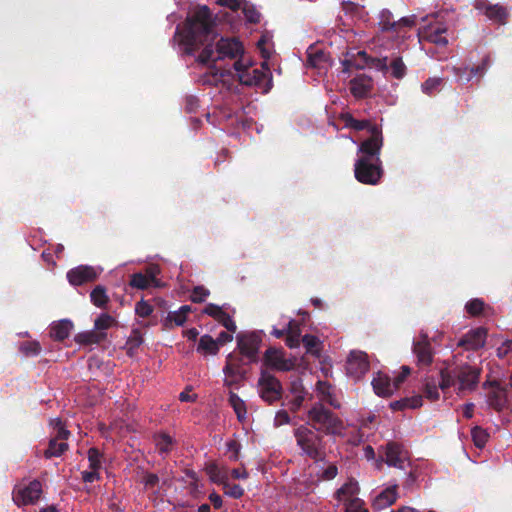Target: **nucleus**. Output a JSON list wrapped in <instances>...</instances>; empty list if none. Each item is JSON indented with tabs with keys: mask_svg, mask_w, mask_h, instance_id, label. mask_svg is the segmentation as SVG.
Listing matches in <instances>:
<instances>
[{
	"mask_svg": "<svg viewBox=\"0 0 512 512\" xmlns=\"http://www.w3.org/2000/svg\"><path fill=\"white\" fill-rule=\"evenodd\" d=\"M215 20L207 6H198L191 17L187 18L182 30L177 27L175 38L185 46L187 54L194 53L200 46L214 38Z\"/></svg>",
	"mask_w": 512,
	"mask_h": 512,
	"instance_id": "f257e3e1",
	"label": "nucleus"
},
{
	"mask_svg": "<svg viewBox=\"0 0 512 512\" xmlns=\"http://www.w3.org/2000/svg\"><path fill=\"white\" fill-rule=\"evenodd\" d=\"M482 369L469 363H461L440 370V388L446 392L453 387L457 394L471 392L478 386Z\"/></svg>",
	"mask_w": 512,
	"mask_h": 512,
	"instance_id": "f03ea898",
	"label": "nucleus"
},
{
	"mask_svg": "<svg viewBox=\"0 0 512 512\" xmlns=\"http://www.w3.org/2000/svg\"><path fill=\"white\" fill-rule=\"evenodd\" d=\"M293 435L302 455L316 462L324 459L325 443L323 437L316 430L300 425L294 429Z\"/></svg>",
	"mask_w": 512,
	"mask_h": 512,
	"instance_id": "7ed1b4c3",
	"label": "nucleus"
},
{
	"mask_svg": "<svg viewBox=\"0 0 512 512\" xmlns=\"http://www.w3.org/2000/svg\"><path fill=\"white\" fill-rule=\"evenodd\" d=\"M244 52L242 43L235 38L221 37L217 43L215 50L211 44H206L201 51L198 59L201 63L216 62L225 58L235 59Z\"/></svg>",
	"mask_w": 512,
	"mask_h": 512,
	"instance_id": "20e7f679",
	"label": "nucleus"
},
{
	"mask_svg": "<svg viewBox=\"0 0 512 512\" xmlns=\"http://www.w3.org/2000/svg\"><path fill=\"white\" fill-rule=\"evenodd\" d=\"M308 418L313 423L314 430L327 435H340L344 428L343 421L321 403H315L311 407Z\"/></svg>",
	"mask_w": 512,
	"mask_h": 512,
	"instance_id": "39448f33",
	"label": "nucleus"
},
{
	"mask_svg": "<svg viewBox=\"0 0 512 512\" xmlns=\"http://www.w3.org/2000/svg\"><path fill=\"white\" fill-rule=\"evenodd\" d=\"M233 66L241 84L255 86L261 89L263 93H267L271 89L272 76L267 63H263L262 65L265 71L258 68H250L248 65H245L242 60L235 61Z\"/></svg>",
	"mask_w": 512,
	"mask_h": 512,
	"instance_id": "423d86ee",
	"label": "nucleus"
},
{
	"mask_svg": "<svg viewBox=\"0 0 512 512\" xmlns=\"http://www.w3.org/2000/svg\"><path fill=\"white\" fill-rule=\"evenodd\" d=\"M384 176L382 161L357 158L354 163L355 179L365 185H377Z\"/></svg>",
	"mask_w": 512,
	"mask_h": 512,
	"instance_id": "0eeeda50",
	"label": "nucleus"
},
{
	"mask_svg": "<svg viewBox=\"0 0 512 512\" xmlns=\"http://www.w3.org/2000/svg\"><path fill=\"white\" fill-rule=\"evenodd\" d=\"M259 395L268 404L279 401L283 395L281 382L269 371L262 369L258 379Z\"/></svg>",
	"mask_w": 512,
	"mask_h": 512,
	"instance_id": "6e6552de",
	"label": "nucleus"
},
{
	"mask_svg": "<svg viewBox=\"0 0 512 512\" xmlns=\"http://www.w3.org/2000/svg\"><path fill=\"white\" fill-rule=\"evenodd\" d=\"M51 425L54 428L55 434L48 443V448L44 451V456L47 459L52 457H59L68 450V443L66 440L71 435L59 418L51 420Z\"/></svg>",
	"mask_w": 512,
	"mask_h": 512,
	"instance_id": "1a4fd4ad",
	"label": "nucleus"
},
{
	"mask_svg": "<svg viewBox=\"0 0 512 512\" xmlns=\"http://www.w3.org/2000/svg\"><path fill=\"white\" fill-rule=\"evenodd\" d=\"M384 145V137L381 127H373L370 136L363 140L357 149L358 158L382 161L381 150Z\"/></svg>",
	"mask_w": 512,
	"mask_h": 512,
	"instance_id": "9d476101",
	"label": "nucleus"
},
{
	"mask_svg": "<svg viewBox=\"0 0 512 512\" xmlns=\"http://www.w3.org/2000/svg\"><path fill=\"white\" fill-rule=\"evenodd\" d=\"M42 484L39 480H33L29 484L15 488L13 491V501L18 506H27L35 504L41 497Z\"/></svg>",
	"mask_w": 512,
	"mask_h": 512,
	"instance_id": "9b49d317",
	"label": "nucleus"
},
{
	"mask_svg": "<svg viewBox=\"0 0 512 512\" xmlns=\"http://www.w3.org/2000/svg\"><path fill=\"white\" fill-rule=\"evenodd\" d=\"M242 355L229 354L226 358V363L223 372L226 376L224 385L233 387L245 379V370L243 369Z\"/></svg>",
	"mask_w": 512,
	"mask_h": 512,
	"instance_id": "f8f14e48",
	"label": "nucleus"
},
{
	"mask_svg": "<svg viewBox=\"0 0 512 512\" xmlns=\"http://www.w3.org/2000/svg\"><path fill=\"white\" fill-rule=\"evenodd\" d=\"M101 271L90 265H79L67 272V280L72 286H81L96 281Z\"/></svg>",
	"mask_w": 512,
	"mask_h": 512,
	"instance_id": "ddd939ff",
	"label": "nucleus"
},
{
	"mask_svg": "<svg viewBox=\"0 0 512 512\" xmlns=\"http://www.w3.org/2000/svg\"><path fill=\"white\" fill-rule=\"evenodd\" d=\"M413 353L417 359L418 366H429L432 364L434 350L427 333L420 332L418 338L413 342Z\"/></svg>",
	"mask_w": 512,
	"mask_h": 512,
	"instance_id": "4468645a",
	"label": "nucleus"
},
{
	"mask_svg": "<svg viewBox=\"0 0 512 512\" xmlns=\"http://www.w3.org/2000/svg\"><path fill=\"white\" fill-rule=\"evenodd\" d=\"M384 461L389 466L405 469L409 465L408 452L397 442H388L385 446Z\"/></svg>",
	"mask_w": 512,
	"mask_h": 512,
	"instance_id": "2eb2a0df",
	"label": "nucleus"
},
{
	"mask_svg": "<svg viewBox=\"0 0 512 512\" xmlns=\"http://www.w3.org/2000/svg\"><path fill=\"white\" fill-rule=\"evenodd\" d=\"M380 29L382 31H391L395 33H399L401 28L403 27H412L415 25V16L411 17H402L399 20H394L393 14L388 9H383L379 13V22Z\"/></svg>",
	"mask_w": 512,
	"mask_h": 512,
	"instance_id": "dca6fc26",
	"label": "nucleus"
},
{
	"mask_svg": "<svg viewBox=\"0 0 512 512\" xmlns=\"http://www.w3.org/2000/svg\"><path fill=\"white\" fill-rule=\"evenodd\" d=\"M369 368L370 363L368 360V356L365 352H350L346 363V370L349 375L353 376L356 379H360L369 371Z\"/></svg>",
	"mask_w": 512,
	"mask_h": 512,
	"instance_id": "f3484780",
	"label": "nucleus"
},
{
	"mask_svg": "<svg viewBox=\"0 0 512 512\" xmlns=\"http://www.w3.org/2000/svg\"><path fill=\"white\" fill-rule=\"evenodd\" d=\"M236 339L240 354L247 357L251 362H255L257 360L261 338L255 333H239L236 336Z\"/></svg>",
	"mask_w": 512,
	"mask_h": 512,
	"instance_id": "a211bd4d",
	"label": "nucleus"
},
{
	"mask_svg": "<svg viewBox=\"0 0 512 512\" xmlns=\"http://www.w3.org/2000/svg\"><path fill=\"white\" fill-rule=\"evenodd\" d=\"M487 331L483 327H478L467 332L459 341L458 346L465 350H478L485 345Z\"/></svg>",
	"mask_w": 512,
	"mask_h": 512,
	"instance_id": "6ab92c4d",
	"label": "nucleus"
},
{
	"mask_svg": "<svg viewBox=\"0 0 512 512\" xmlns=\"http://www.w3.org/2000/svg\"><path fill=\"white\" fill-rule=\"evenodd\" d=\"M374 392L381 397H389L397 390L394 381L389 375L381 371L377 372L372 380Z\"/></svg>",
	"mask_w": 512,
	"mask_h": 512,
	"instance_id": "aec40b11",
	"label": "nucleus"
},
{
	"mask_svg": "<svg viewBox=\"0 0 512 512\" xmlns=\"http://www.w3.org/2000/svg\"><path fill=\"white\" fill-rule=\"evenodd\" d=\"M492 390L488 393V404L496 411H502L506 406V388L497 381L488 383Z\"/></svg>",
	"mask_w": 512,
	"mask_h": 512,
	"instance_id": "412c9836",
	"label": "nucleus"
},
{
	"mask_svg": "<svg viewBox=\"0 0 512 512\" xmlns=\"http://www.w3.org/2000/svg\"><path fill=\"white\" fill-rule=\"evenodd\" d=\"M263 364L266 367L279 371H287L289 369L287 361L284 359L283 352L274 347H270L265 351Z\"/></svg>",
	"mask_w": 512,
	"mask_h": 512,
	"instance_id": "4be33fe9",
	"label": "nucleus"
},
{
	"mask_svg": "<svg viewBox=\"0 0 512 512\" xmlns=\"http://www.w3.org/2000/svg\"><path fill=\"white\" fill-rule=\"evenodd\" d=\"M447 32L446 27L442 25H429L420 33L422 39L436 44L438 46H446L448 44L447 38L444 34Z\"/></svg>",
	"mask_w": 512,
	"mask_h": 512,
	"instance_id": "5701e85b",
	"label": "nucleus"
},
{
	"mask_svg": "<svg viewBox=\"0 0 512 512\" xmlns=\"http://www.w3.org/2000/svg\"><path fill=\"white\" fill-rule=\"evenodd\" d=\"M339 119L343 122L344 127L355 131L367 130L369 134L371 133L373 127H380L368 119L358 120L354 118L349 112L341 113Z\"/></svg>",
	"mask_w": 512,
	"mask_h": 512,
	"instance_id": "b1692460",
	"label": "nucleus"
},
{
	"mask_svg": "<svg viewBox=\"0 0 512 512\" xmlns=\"http://www.w3.org/2000/svg\"><path fill=\"white\" fill-rule=\"evenodd\" d=\"M397 485H392L383 490L373 501L372 507L375 510H382L397 500Z\"/></svg>",
	"mask_w": 512,
	"mask_h": 512,
	"instance_id": "393cba45",
	"label": "nucleus"
},
{
	"mask_svg": "<svg viewBox=\"0 0 512 512\" xmlns=\"http://www.w3.org/2000/svg\"><path fill=\"white\" fill-rule=\"evenodd\" d=\"M72 328L73 323L70 320H60L51 325L49 335L55 341H63L69 337Z\"/></svg>",
	"mask_w": 512,
	"mask_h": 512,
	"instance_id": "a878e982",
	"label": "nucleus"
},
{
	"mask_svg": "<svg viewBox=\"0 0 512 512\" xmlns=\"http://www.w3.org/2000/svg\"><path fill=\"white\" fill-rule=\"evenodd\" d=\"M371 58L365 51H358L356 56L345 58L342 61L343 71L348 72L351 68L364 69L370 67Z\"/></svg>",
	"mask_w": 512,
	"mask_h": 512,
	"instance_id": "bb28decb",
	"label": "nucleus"
},
{
	"mask_svg": "<svg viewBox=\"0 0 512 512\" xmlns=\"http://www.w3.org/2000/svg\"><path fill=\"white\" fill-rule=\"evenodd\" d=\"M372 89L371 79L356 77L350 81V92L356 98H365Z\"/></svg>",
	"mask_w": 512,
	"mask_h": 512,
	"instance_id": "cd10ccee",
	"label": "nucleus"
},
{
	"mask_svg": "<svg viewBox=\"0 0 512 512\" xmlns=\"http://www.w3.org/2000/svg\"><path fill=\"white\" fill-rule=\"evenodd\" d=\"M153 442L158 453L163 456L169 454L175 445V440L166 432L155 433L153 435Z\"/></svg>",
	"mask_w": 512,
	"mask_h": 512,
	"instance_id": "c85d7f7f",
	"label": "nucleus"
},
{
	"mask_svg": "<svg viewBox=\"0 0 512 512\" xmlns=\"http://www.w3.org/2000/svg\"><path fill=\"white\" fill-rule=\"evenodd\" d=\"M285 336V342L289 348L299 347L301 337L300 323L294 319L290 320L286 327Z\"/></svg>",
	"mask_w": 512,
	"mask_h": 512,
	"instance_id": "c756f323",
	"label": "nucleus"
},
{
	"mask_svg": "<svg viewBox=\"0 0 512 512\" xmlns=\"http://www.w3.org/2000/svg\"><path fill=\"white\" fill-rule=\"evenodd\" d=\"M359 490L358 482L354 478H349L345 484L336 490L334 496L339 501L343 499L347 500L356 497V495L359 493Z\"/></svg>",
	"mask_w": 512,
	"mask_h": 512,
	"instance_id": "7c9ffc66",
	"label": "nucleus"
},
{
	"mask_svg": "<svg viewBox=\"0 0 512 512\" xmlns=\"http://www.w3.org/2000/svg\"><path fill=\"white\" fill-rule=\"evenodd\" d=\"M439 382L440 378L437 379L433 376H427L424 378L423 393L425 398L430 401H436L439 399V389H441Z\"/></svg>",
	"mask_w": 512,
	"mask_h": 512,
	"instance_id": "2f4dec72",
	"label": "nucleus"
},
{
	"mask_svg": "<svg viewBox=\"0 0 512 512\" xmlns=\"http://www.w3.org/2000/svg\"><path fill=\"white\" fill-rule=\"evenodd\" d=\"M423 404L421 395H414L412 397H405L390 403V408L394 411H402L407 408L416 409Z\"/></svg>",
	"mask_w": 512,
	"mask_h": 512,
	"instance_id": "473e14b6",
	"label": "nucleus"
},
{
	"mask_svg": "<svg viewBox=\"0 0 512 512\" xmlns=\"http://www.w3.org/2000/svg\"><path fill=\"white\" fill-rule=\"evenodd\" d=\"M486 16L490 20L500 25H504L507 23L509 13L506 7L499 4H492V6L487 7Z\"/></svg>",
	"mask_w": 512,
	"mask_h": 512,
	"instance_id": "72a5a7b5",
	"label": "nucleus"
},
{
	"mask_svg": "<svg viewBox=\"0 0 512 512\" xmlns=\"http://www.w3.org/2000/svg\"><path fill=\"white\" fill-rule=\"evenodd\" d=\"M197 352L202 354L216 355L219 352L217 341L212 336L205 334L200 337Z\"/></svg>",
	"mask_w": 512,
	"mask_h": 512,
	"instance_id": "f704fd0d",
	"label": "nucleus"
},
{
	"mask_svg": "<svg viewBox=\"0 0 512 512\" xmlns=\"http://www.w3.org/2000/svg\"><path fill=\"white\" fill-rule=\"evenodd\" d=\"M106 338L105 332L86 331L76 335L75 339L78 343L84 345L98 344Z\"/></svg>",
	"mask_w": 512,
	"mask_h": 512,
	"instance_id": "c9c22d12",
	"label": "nucleus"
},
{
	"mask_svg": "<svg viewBox=\"0 0 512 512\" xmlns=\"http://www.w3.org/2000/svg\"><path fill=\"white\" fill-rule=\"evenodd\" d=\"M90 300L96 307L105 308L109 302L106 288L102 285H97L90 293Z\"/></svg>",
	"mask_w": 512,
	"mask_h": 512,
	"instance_id": "e433bc0d",
	"label": "nucleus"
},
{
	"mask_svg": "<svg viewBox=\"0 0 512 512\" xmlns=\"http://www.w3.org/2000/svg\"><path fill=\"white\" fill-rule=\"evenodd\" d=\"M229 404L233 408L237 415V418L242 421L246 417V405L245 402L234 392H229L228 398Z\"/></svg>",
	"mask_w": 512,
	"mask_h": 512,
	"instance_id": "4c0bfd02",
	"label": "nucleus"
},
{
	"mask_svg": "<svg viewBox=\"0 0 512 512\" xmlns=\"http://www.w3.org/2000/svg\"><path fill=\"white\" fill-rule=\"evenodd\" d=\"M326 58V54L320 49L310 47L307 51V64L313 68H321Z\"/></svg>",
	"mask_w": 512,
	"mask_h": 512,
	"instance_id": "58836bf2",
	"label": "nucleus"
},
{
	"mask_svg": "<svg viewBox=\"0 0 512 512\" xmlns=\"http://www.w3.org/2000/svg\"><path fill=\"white\" fill-rule=\"evenodd\" d=\"M491 65V59H490V56L489 55H486L481 63L477 66H474V67H471L469 68V75L468 77H465V81L466 82H469L472 80L473 77L475 76H478V77H483L484 74L487 72V70L489 69Z\"/></svg>",
	"mask_w": 512,
	"mask_h": 512,
	"instance_id": "ea45409f",
	"label": "nucleus"
},
{
	"mask_svg": "<svg viewBox=\"0 0 512 512\" xmlns=\"http://www.w3.org/2000/svg\"><path fill=\"white\" fill-rule=\"evenodd\" d=\"M206 474L209 476V479L216 484H224L226 476L224 475L221 468L215 464L210 463L205 468Z\"/></svg>",
	"mask_w": 512,
	"mask_h": 512,
	"instance_id": "a19ab883",
	"label": "nucleus"
},
{
	"mask_svg": "<svg viewBox=\"0 0 512 512\" xmlns=\"http://www.w3.org/2000/svg\"><path fill=\"white\" fill-rule=\"evenodd\" d=\"M129 285L138 290H145L152 286L143 272H137L130 276Z\"/></svg>",
	"mask_w": 512,
	"mask_h": 512,
	"instance_id": "79ce46f5",
	"label": "nucleus"
},
{
	"mask_svg": "<svg viewBox=\"0 0 512 512\" xmlns=\"http://www.w3.org/2000/svg\"><path fill=\"white\" fill-rule=\"evenodd\" d=\"M89 468L98 471L102 467V453L96 447L89 448L87 452Z\"/></svg>",
	"mask_w": 512,
	"mask_h": 512,
	"instance_id": "37998d69",
	"label": "nucleus"
},
{
	"mask_svg": "<svg viewBox=\"0 0 512 512\" xmlns=\"http://www.w3.org/2000/svg\"><path fill=\"white\" fill-rule=\"evenodd\" d=\"M143 343V337L139 330L135 329L129 336L126 346L128 355H133L134 351L137 350Z\"/></svg>",
	"mask_w": 512,
	"mask_h": 512,
	"instance_id": "c03bdc74",
	"label": "nucleus"
},
{
	"mask_svg": "<svg viewBox=\"0 0 512 512\" xmlns=\"http://www.w3.org/2000/svg\"><path fill=\"white\" fill-rule=\"evenodd\" d=\"M161 273V269L156 264H150L145 267L144 275L147 279L152 283V287L158 288L162 286L161 281L157 278V276Z\"/></svg>",
	"mask_w": 512,
	"mask_h": 512,
	"instance_id": "a18cd8bd",
	"label": "nucleus"
},
{
	"mask_svg": "<svg viewBox=\"0 0 512 512\" xmlns=\"http://www.w3.org/2000/svg\"><path fill=\"white\" fill-rule=\"evenodd\" d=\"M471 436L473 443L477 448H483L489 438V434L479 426H476L471 430Z\"/></svg>",
	"mask_w": 512,
	"mask_h": 512,
	"instance_id": "49530a36",
	"label": "nucleus"
},
{
	"mask_svg": "<svg viewBox=\"0 0 512 512\" xmlns=\"http://www.w3.org/2000/svg\"><path fill=\"white\" fill-rule=\"evenodd\" d=\"M391 74L396 79H401L406 74V66L401 57L394 58L390 63Z\"/></svg>",
	"mask_w": 512,
	"mask_h": 512,
	"instance_id": "de8ad7c7",
	"label": "nucleus"
},
{
	"mask_svg": "<svg viewBox=\"0 0 512 512\" xmlns=\"http://www.w3.org/2000/svg\"><path fill=\"white\" fill-rule=\"evenodd\" d=\"M115 322V319L111 315L102 313L95 320L94 327L98 332H103L104 330L109 329Z\"/></svg>",
	"mask_w": 512,
	"mask_h": 512,
	"instance_id": "09e8293b",
	"label": "nucleus"
},
{
	"mask_svg": "<svg viewBox=\"0 0 512 512\" xmlns=\"http://www.w3.org/2000/svg\"><path fill=\"white\" fill-rule=\"evenodd\" d=\"M485 303L479 298L468 301L465 305L466 312L471 316H478L482 313Z\"/></svg>",
	"mask_w": 512,
	"mask_h": 512,
	"instance_id": "8fccbe9b",
	"label": "nucleus"
},
{
	"mask_svg": "<svg viewBox=\"0 0 512 512\" xmlns=\"http://www.w3.org/2000/svg\"><path fill=\"white\" fill-rule=\"evenodd\" d=\"M345 512H369L364 508V502L358 497L350 498L346 500Z\"/></svg>",
	"mask_w": 512,
	"mask_h": 512,
	"instance_id": "3c124183",
	"label": "nucleus"
},
{
	"mask_svg": "<svg viewBox=\"0 0 512 512\" xmlns=\"http://www.w3.org/2000/svg\"><path fill=\"white\" fill-rule=\"evenodd\" d=\"M20 350L27 356H36L41 352V346L37 341L24 342L21 344Z\"/></svg>",
	"mask_w": 512,
	"mask_h": 512,
	"instance_id": "603ef678",
	"label": "nucleus"
},
{
	"mask_svg": "<svg viewBox=\"0 0 512 512\" xmlns=\"http://www.w3.org/2000/svg\"><path fill=\"white\" fill-rule=\"evenodd\" d=\"M210 292L204 286H196L193 288L190 299L194 303H202L209 296Z\"/></svg>",
	"mask_w": 512,
	"mask_h": 512,
	"instance_id": "864d4df0",
	"label": "nucleus"
},
{
	"mask_svg": "<svg viewBox=\"0 0 512 512\" xmlns=\"http://www.w3.org/2000/svg\"><path fill=\"white\" fill-rule=\"evenodd\" d=\"M442 83L441 78H428L422 84V91L427 95H432L435 91L438 90Z\"/></svg>",
	"mask_w": 512,
	"mask_h": 512,
	"instance_id": "5fc2aeb1",
	"label": "nucleus"
},
{
	"mask_svg": "<svg viewBox=\"0 0 512 512\" xmlns=\"http://www.w3.org/2000/svg\"><path fill=\"white\" fill-rule=\"evenodd\" d=\"M135 312L139 317L146 318L153 312V307L147 301L140 300L135 305Z\"/></svg>",
	"mask_w": 512,
	"mask_h": 512,
	"instance_id": "6e6d98bb",
	"label": "nucleus"
},
{
	"mask_svg": "<svg viewBox=\"0 0 512 512\" xmlns=\"http://www.w3.org/2000/svg\"><path fill=\"white\" fill-rule=\"evenodd\" d=\"M225 494L234 498L239 499L244 495V489L239 484L224 483Z\"/></svg>",
	"mask_w": 512,
	"mask_h": 512,
	"instance_id": "4d7b16f0",
	"label": "nucleus"
},
{
	"mask_svg": "<svg viewBox=\"0 0 512 512\" xmlns=\"http://www.w3.org/2000/svg\"><path fill=\"white\" fill-rule=\"evenodd\" d=\"M216 321H218L221 325H223L227 329V331H229L231 333H234L237 329L235 322L230 317V315L228 313H226L225 311L222 315H220V317Z\"/></svg>",
	"mask_w": 512,
	"mask_h": 512,
	"instance_id": "13d9d810",
	"label": "nucleus"
},
{
	"mask_svg": "<svg viewBox=\"0 0 512 512\" xmlns=\"http://www.w3.org/2000/svg\"><path fill=\"white\" fill-rule=\"evenodd\" d=\"M142 483L144 484L145 489H153L159 483V477L155 473L146 472L143 475Z\"/></svg>",
	"mask_w": 512,
	"mask_h": 512,
	"instance_id": "bf43d9fd",
	"label": "nucleus"
},
{
	"mask_svg": "<svg viewBox=\"0 0 512 512\" xmlns=\"http://www.w3.org/2000/svg\"><path fill=\"white\" fill-rule=\"evenodd\" d=\"M203 313L217 320L224 313V310L216 304L209 303L205 306Z\"/></svg>",
	"mask_w": 512,
	"mask_h": 512,
	"instance_id": "052dcab7",
	"label": "nucleus"
},
{
	"mask_svg": "<svg viewBox=\"0 0 512 512\" xmlns=\"http://www.w3.org/2000/svg\"><path fill=\"white\" fill-rule=\"evenodd\" d=\"M302 343L308 352H312L319 344V339L311 334H306L302 337Z\"/></svg>",
	"mask_w": 512,
	"mask_h": 512,
	"instance_id": "680f3d73",
	"label": "nucleus"
},
{
	"mask_svg": "<svg viewBox=\"0 0 512 512\" xmlns=\"http://www.w3.org/2000/svg\"><path fill=\"white\" fill-rule=\"evenodd\" d=\"M411 369L409 366H402L401 372L393 378L394 387L397 389L400 388L402 383L406 380V378L410 375Z\"/></svg>",
	"mask_w": 512,
	"mask_h": 512,
	"instance_id": "e2e57ef3",
	"label": "nucleus"
},
{
	"mask_svg": "<svg viewBox=\"0 0 512 512\" xmlns=\"http://www.w3.org/2000/svg\"><path fill=\"white\" fill-rule=\"evenodd\" d=\"M228 451L231 452L230 459L233 461L238 460L241 444L236 440H230L227 442Z\"/></svg>",
	"mask_w": 512,
	"mask_h": 512,
	"instance_id": "0e129e2a",
	"label": "nucleus"
},
{
	"mask_svg": "<svg viewBox=\"0 0 512 512\" xmlns=\"http://www.w3.org/2000/svg\"><path fill=\"white\" fill-rule=\"evenodd\" d=\"M290 423V416L286 410H279L274 418V426L280 427Z\"/></svg>",
	"mask_w": 512,
	"mask_h": 512,
	"instance_id": "69168bd1",
	"label": "nucleus"
},
{
	"mask_svg": "<svg viewBox=\"0 0 512 512\" xmlns=\"http://www.w3.org/2000/svg\"><path fill=\"white\" fill-rule=\"evenodd\" d=\"M167 320L174 322L177 326H182L186 322L187 317H185L183 314L179 312V310H177L169 312Z\"/></svg>",
	"mask_w": 512,
	"mask_h": 512,
	"instance_id": "338daca9",
	"label": "nucleus"
},
{
	"mask_svg": "<svg viewBox=\"0 0 512 512\" xmlns=\"http://www.w3.org/2000/svg\"><path fill=\"white\" fill-rule=\"evenodd\" d=\"M370 67H374L380 71L386 72L389 69L387 64V57L384 58H371Z\"/></svg>",
	"mask_w": 512,
	"mask_h": 512,
	"instance_id": "774afa93",
	"label": "nucleus"
}]
</instances>
